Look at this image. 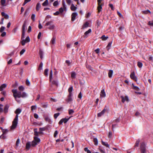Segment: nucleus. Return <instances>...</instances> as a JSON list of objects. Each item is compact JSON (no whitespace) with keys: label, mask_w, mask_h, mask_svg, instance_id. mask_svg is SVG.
Segmentation results:
<instances>
[{"label":"nucleus","mask_w":153,"mask_h":153,"mask_svg":"<svg viewBox=\"0 0 153 153\" xmlns=\"http://www.w3.org/2000/svg\"><path fill=\"white\" fill-rule=\"evenodd\" d=\"M12 91L13 93V96L15 98V100L19 103L20 102V100H18L17 97L24 98L27 96V94L25 92H23L22 93L21 91L17 92L16 89H13Z\"/></svg>","instance_id":"nucleus-1"},{"label":"nucleus","mask_w":153,"mask_h":153,"mask_svg":"<svg viewBox=\"0 0 153 153\" xmlns=\"http://www.w3.org/2000/svg\"><path fill=\"white\" fill-rule=\"evenodd\" d=\"M18 114H16L15 118L12 122V124L11 127V129H13L16 128L18 123Z\"/></svg>","instance_id":"nucleus-2"},{"label":"nucleus","mask_w":153,"mask_h":153,"mask_svg":"<svg viewBox=\"0 0 153 153\" xmlns=\"http://www.w3.org/2000/svg\"><path fill=\"white\" fill-rule=\"evenodd\" d=\"M140 149L141 153H146V145L144 142L140 143Z\"/></svg>","instance_id":"nucleus-3"},{"label":"nucleus","mask_w":153,"mask_h":153,"mask_svg":"<svg viewBox=\"0 0 153 153\" xmlns=\"http://www.w3.org/2000/svg\"><path fill=\"white\" fill-rule=\"evenodd\" d=\"M53 22L52 21H50L47 22L45 24V26H47L50 25V26L48 27V29L50 30H53L55 27V26L53 24H51Z\"/></svg>","instance_id":"nucleus-4"},{"label":"nucleus","mask_w":153,"mask_h":153,"mask_svg":"<svg viewBox=\"0 0 153 153\" xmlns=\"http://www.w3.org/2000/svg\"><path fill=\"white\" fill-rule=\"evenodd\" d=\"M107 110V108L106 106L103 109L100 113L97 114V117H101L103 115L106 111Z\"/></svg>","instance_id":"nucleus-5"},{"label":"nucleus","mask_w":153,"mask_h":153,"mask_svg":"<svg viewBox=\"0 0 153 153\" xmlns=\"http://www.w3.org/2000/svg\"><path fill=\"white\" fill-rule=\"evenodd\" d=\"M70 118L67 119L66 118H62L61 119L59 122V125H61L63 123H66L69 120Z\"/></svg>","instance_id":"nucleus-6"},{"label":"nucleus","mask_w":153,"mask_h":153,"mask_svg":"<svg viewBox=\"0 0 153 153\" xmlns=\"http://www.w3.org/2000/svg\"><path fill=\"white\" fill-rule=\"evenodd\" d=\"M130 77L133 80L135 81L136 82L137 81V78L135 76L134 72L133 71L131 73L130 75Z\"/></svg>","instance_id":"nucleus-7"},{"label":"nucleus","mask_w":153,"mask_h":153,"mask_svg":"<svg viewBox=\"0 0 153 153\" xmlns=\"http://www.w3.org/2000/svg\"><path fill=\"white\" fill-rule=\"evenodd\" d=\"M72 94H69L67 98L65 100V101L67 102L68 103H70V102H71L73 100L72 96Z\"/></svg>","instance_id":"nucleus-8"},{"label":"nucleus","mask_w":153,"mask_h":153,"mask_svg":"<svg viewBox=\"0 0 153 153\" xmlns=\"http://www.w3.org/2000/svg\"><path fill=\"white\" fill-rule=\"evenodd\" d=\"M77 15V14L76 13H73L72 14L71 19V20L72 21H74L75 20L76 16Z\"/></svg>","instance_id":"nucleus-9"},{"label":"nucleus","mask_w":153,"mask_h":153,"mask_svg":"<svg viewBox=\"0 0 153 153\" xmlns=\"http://www.w3.org/2000/svg\"><path fill=\"white\" fill-rule=\"evenodd\" d=\"M121 98L122 99V102H124L126 101H128V98L127 96H125V97H124L123 96H121Z\"/></svg>","instance_id":"nucleus-10"},{"label":"nucleus","mask_w":153,"mask_h":153,"mask_svg":"<svg viewBox=\"0 0 153 153\" xmlns=\"http://www.w3.org/2000/svg\"><path fill=\"white\" fill-rule=\"evenodd\" d=\"M102 5L103 4H98L97 9L98 10V13H100V12L101 11V9H102Z\"/></svg>","instance_id":"nucleus-11"},{"label":"nucleus","mask_w":153,"mask_h":153,"mask_svg":"<svg viewBox=\"0 0 153 153\" xmlns=\"http://www.w3.org/2000/svg\"><path fill=\"white\" fill-rule=\"evenodd\" d=\"M105 96L106 94L104 90H102L100 92V97H105Z\"/></svg>","instance_id":"nucleus-12"},{"label":"nucleus","mask_w":153,"mask_h":153,"mask_svg":"<svg viewBox=\"0 0 153 153\" xmlns=\"http://www.w3.org/2000/svg\"><path fill=\"white\" fill-rule=\"evenodd\" d=\"M1 14L2 16H4V18L5 19H9V16L7 14H6L4 12H1Z\"/></svg>","instance_id":"nucleus-13"},{"label":"nucleus","mask_w":153,"mask_h":153,"mask_svg":"<svg viewBox=\"0 0 153 153\" xmlns=\"http://www.w3.org/2000/svg\"><path fill=\"white\" fill-rule=\"evenodd\" d=\"M56 39V37L55 36H53L51 41V43L53 45L55 43Z\"/></svg>","instance_id":"nucleus-14"},{"label":"nucleus","mask_w":153,"mask_h":153,"mask_svg":"<svg viewBox=\"0 0 153 153\" xmlns=\"http://www.w3.org/2000/svg\"><path fill=\"white\" fill-rule=\"evenodd\" d=\"M26 27V22H25L22 27V32H25V29Z\"/></svg>","instance_id":"nucleus-15"},{"label":"nucleus","mask_w":153,"mask_h":153,"mask_svg":"<svg viewBox=\"0 0 153 153\" xmlns=\"http://www.w3.org/2000/svg\"><path fill=\"white\" fill-rule=\"evenodd\" d=\"M9 107V106L7 105H6L5 106L3 110L5 113H6L8 112Z\"/></svg>","instance_id":"nucleus-16"},{"label":"nucleus","mask_w":153,"mask_h":153,"mask_svg":"<svg viewBox=\"0 0 153 153\" xmlns=\"http://www.w3.org/2000/svg\"><path fill=\"white\" fill-rule=\"evenodd\" d=\"M113 73V71L112 70H110L109 71L108 74L109 78H111L112 77Z\"/></svg>","instance_id":"nucleus-17"},{"label":"nucleus","mask_w":153,"mask_h":153,"mask_svg":"<svg viewBox=\"0 0 153 153\" xmlns=\"http://www.w3.org/2000/svg\"><path fill=\"white\" fill-rule=\"evenodd\" d=\"M7 86V85L5 84H3L0 86V91H2L3 89L5 88Z\"/></svg>","instance_id":"nucleus-18"},{"label":"nucleus","mask_w":153,"mask_h":153,"mask_svg":"<svg viewBox=\"0 0 153 153\" xmlns=\"http://www.w3.org/2000/svg\"><path fill=\"white\" fill-rule=\"evenodd\" d=\"M51 83L53 85H55L56 86H58V81L57 80H53L51 81Z\"/></svg>","instance_id":"nucleus-19"},{"label":"nucleus","mask_w":153,"mask_h":153,"mask_svg":"<svg viewBox=\"0 0 153 153\" xmlns=\"http://www.w3.org/2000/svg\"><path fill=\"white\" fill-rule=\"evenodd\" d=\"M31 146L30 143V142H27L26 144V148L27 150H28Z\"/></svg>","instance_id":"nucleus-20"},{"label":"nucleus","mask_w":153,"mask_h":153,"mask_svg":"<svg viewBox=\"0 0 153 153\" xmlns=\"http://www.w3.org/2000/svg\"><path fill=\"white\" fill-rule=\"evenodd\" d=\"M34 140L36 141L37 143H39L40 141V139L37 137H34Z\"/></svg>","instance_id":"nucleus-21"},{"label":"nucleus","mask_w":153,"mask_h":153,"mask_svg":"<svg viewBox=\"0 0 153 153\" xmlns=\"http://www.w3.org/2000/svg\"><path fill=\"white\" fill-rule=\"evenodd\" d=\"M77 9V7L75 6L74 4H72L71 7V9L72 11H75Z\"/></svg>","instance_id":"nucleus-22"},{"label":"nucleus","mask_w":153,"mask_h":153,"mask_svg":"<svg viewBox=\"0 0 153 153\" xmlns=\"http://www.w3.org/2000/svg\"><path fill=\"white\" fill-rule=\"evenodd\" d=\"M91 31V29H89L88 31H86L84 33V34L85 35V37H87V35L89 33H90Z\"/></svg>","instance_id":"nucleus-23"},{"label":"nucleus","mask_w":153,"mask_h":153,"mask_svg":"<svg viewBox=\"0 0 153 153\" xmlns=\"http://www.w3.org/2000/svg\"><path fill=\"white\" fill-rule=\"evenodd\" d=\"M93 141L95 145L97 146L98 145V141L97 138H94L93 139Z\"/></svg>","instance_id":"nucleus-24"},{"label":"nucleus","mask_w":153,"mask_h":153,"mask_svg":"<svg viewBox=\"0 0 153 153\" xmlns=\"http://www.w3.org/2000/svg\"><path fill=\"white\" fill-rule=\"evenodd\" d=\"M140 142V140L139 139H138L136 141L134 146V147L136 148L138 146Z\"/></svg>","instance_id":"nucleus-25"},{"label":"nucleus","mask_w":153,"mask_h":153,"mask_svg":"<svg viewBox=\"0 0 153 153\" xmlns=\"http://www.w3.org/2000/svg\"><path fill=\"white\" fill-rule=\"evenodd\" d=\"M142 13L143 14H147L148 13H151V11L149 10H147L146 11H142Z\"/></svg>","instance_id":"nucleus-26"},{"label":"nucleus","mask_w":153,"mask_h":153,"mask_svg":"<svg viewBox=\"0 0 153 153\" xmlns=\"http://www.w3.org/2000/svg\"><path fill=\"white\" fill-rule=\"evenodd\" d=\"M41 7V5L39 3H38L36 5V10L37 11H38Z\"/></svg>","instance_id":"nucleus-27"},{"label":"nucleus","mask_w":153,"mask_h":153,"mask_svg":"<svg viewBox=\"0 0 153 153\" xmlns=\"http://www.w3.org/2000/svg\"><path fill=\"white\" fill-rule=\"evenodd\" d=\"M45 120L46 121L48 122L49 123H51V120L48 116L45 117Z\"/></svg>","instance_id":"nucleus-28"},{"label":"nucleus","mask_w":153,"mask_h":153,"mask_svg":"<svg viewBox=\"0 0 153 153\" xmlns=\"http://www.w3.org/2000/svg\"><path fill=\"white\" fill-rule=\"evenodd\" d=\"M39 54L40 55V58L41 59H42L43 58V53L42 51L41 50H40L39 52Z\"/></svg>","instance_id":"nucleus-29"},{"label":"nucleus","mask_w":153,"mask_h":153,"mask_svg":"<svg viewBox=\"0 0 153 153\" xmlns=\"http://www.w3.org/2000/svg\"><path fill=\"white\" fill-rule=\"evenodd\" d=\"M76 74L75 72H72L71 74V77L72 78L74 79L76 77Z\"/></svg>","instance_id":"nucleus-30"},{"label":"nucleus","mask_w":153,"mask_h":153,"mask_svg":"<svg viewBox=\"0 0 153 153\" xmlns=\"http://www.w3.org/2000/svg\"><path fill=\"white\" fill-rule=\"evenodd\" d=\"M73 90V88L72 86L70 87L68 89V91L69 93V94H72V91Z\"/></svg>","instance_id":"nucleus-31"},{"label":"nucleus","mask_w":153,"mask_h":153,"mask_svg":"<svg viewBox=\"0 0 153 153\" xmlns=\"http://www.w3.org/2000/svg\"><path fill=\"white\" fill-rule=\"evenodd\" d=\"M6 3V0H1V5L3 6H6L5 4Z\"/></svg>","instance_id":"nucleus-32"},{"label":"nucleus","mask_w":153,"mask_h":153,"mask_svg":"<svg viewBox=\"0 0 153 153\" xmlns=\"http://www.w3.org/2000/svg\"><path fill=\"white\" fill-rule=\"evenodd\" d=\"M89 23L88 22H86L83 25V28H85L88 27Z\"/></svg>","instance_id":"nucleus-33"},{"label":"nucleus","mask_w":153,"mask_h":153,"mask_svg":"<svg viewBox=\"0 0 153 153\" xmlns=\"http://www.w3.org/2000/svg\"><path fill=\"white\" fill-rule=\"evenodd\" d=\"M21 110L20 109L17 108L15 111V113L16 114H19L21 112Z\"/></svg>","instance_id":"nucleus-34"},{"label":"nucleus","mask_w":153,"mask_h":153,"mask_svg":"<svg viewBox=\"0 0 153 153\" xmlns=\"http://www.w3.org/2000/svg\"><path fill=\"white\" fill-rule=\"evenodd\" d=\"M48 4V0H46L42 4V5L44 6H46Z\"/></svg>","instance_id":"nucleus-35"},{"label":"nucleus","mask_w":153,"mask_h":153,"mask_svg":"<svg viewBox=\"0 0 153 153\" xmlns=\"http://www.w3.org/2000/svg\"><path fill=\"white\" fill-rule=\"evenodd\" d=\"M52 71L51 70L49 74V79L50 82H51V80L52 79Z\"/></svg>","instance_id":"nucleus-36"},{"label":"nucleus","mask_w":153,"mask_h":153,"mask_svg":"<svg viewBox=\"0 0 153 153\" xmlns=\"http://www.w3.org/2000/svg\"><path fill=\"white\" fill-rule=\"evenodd\" d=\"M34 134L36 136H39V132L37 131V129L35 128L34 129Z\"/></svg>","instance_id":"nucleus-37"},{"label":"nucleus","mask_w":153,"mask_h":153,"mask_svg":"<svg viewBox=\"0 0 153 153\" xmlns=\"http://www.w3.org/2000/svg\"><path fill=\"white\" fill-rule=\"evenodd\" d=\"M108 38V36H105L104 35H103L102 36L101 39L103 40H105Z\"/></svg>","instance_id":"nucleus-38"},{"label":"nucleus","mask_w":153,"mask_h":153,"mask_svg":"<svg viewBox=\"0 0 153 153\" xmlns=\"http://www.w3.org/2000/svg\"><path fill=\"white\" fill-rule=\"evenodd\" d=\"M102 143L103 145L106 146V147H109V145L107 143H105V142L102 141Z\"/></svg>","instance_id":"nucleus-39"},{"label":"nucleus","mask_w":153,"mask_h":153,"mask_svg":"<svg viewBox=\"0 0 153 153\" xmlns=\"http://www.w3.org/2000/svg\"><path fill=\"white\" fill-rule=\"evenodd\" d=\"M84 150L85 152H86L87 153H92L91 151L89 150L87 147L85 148Z\"/></svg>","instance_id":"nucleus-40"},{"label":"nucleus","mask_w":153,"mask_h":153,"mask_svg":"<svg viewBox=\"0 0 153 153\" xmlns=\"http://www.w3.org/2000/svg\"><path fill=\"white\" fill-rule=\"evenodd\" d=\"M42 66H43V63H42L41 62L39 66V68H38V70H41L42 69Z\"/></svg>","instance_id":"nucleus-41"},{"label":"nucleus","mask_w":153,"mask_h":153,"mask_svg":"<svg viewBox=\"0 0 153 153\" xmlns=\"http://www.w3.org/2000/svg\"><path fill=\"white\" fill-rule=\"evenodd\" d=\"M74 113V111L73 109H69L68 110V114L70 115Z\"/></svg>","instance_id":"nucleus-42"},{"label":"nucleus","mask_w":153,"mask_h":153,"mask_svg":"<svg viewBox=\"0 0 153 153\" xmlns=\"http://www.w3.org/2000/svg\"><path fill=\"white\" fill-rule=\"evenodd\" d=\"M137 66L139 68H141L143 66V64L141 62H138L137 63Z\"/></svg>","instance_id":"nucleus-43"},{"label":"nucleus","mask_w":153,"mask_h":153,"mask_svg":"<svg viewBox=\"0 0 153 153\" xmlns=\"http://www.w3.org/2000/svg\"><path fill=\"white\" fill-rule=\"evenodd\" d=\"M132 88L137 91H139L140 90L139 88L136 86H134V88Z\"/></svg>","instance_id":"nucleus-44"},{"label":"nucleus","mask_w":153,"mask_h":153,"mask_svg":"<svg viewBox=\"0 0 153 153\" xmlns=\"http://www.w3.org/2000/svg\"><path fill=\"white\" fill-rule=\"evenodd\" d=\"M111 43L109 42L108 43V45H107V46L106 47V48L108 51H109V50L110 49L109 47L111 46Z\"/></svg>","instance_id":"nucleus-45"},{"label":"nucleus","mask_w":153,"mask_h":153,"mask_svg":"<svg viewBox=\"0 0 153 153\" xmlns=\"http://www.w3.org/2000/svg\"><path fill=\"white\" fill-rule=\"evenodd\" d=\"M35 15L34 14H32L31 16V19L34 22L35 21Z\"/></svg>","instance_id":"nucleus-46"},{"label":"nucleus","mask_w":153,"mask_h":153,"mask_svg":"<svg viewBox=\"0 0 153 153\" xmlns=\"http://www.w3.org/2000/svg\"><path fill=\"white\" fill-rule=\"evenodd\" d=\"M20 143V140L19 138H18L16 142V146L17 147H18L19 146V144Z\"/></svg>","instance_id":"nucleus-47"},{"label":"nucleus","mask_w":153,"mask_h":153,"mask_svg":"<svg viewBox=\"0 0 153 153\" xmlns=\"http://www.w3.org/2000/svg\"><path fill=\"white\" fill-rule=\"evenodd\" d=\"M48 69H45L44 71V74L45 76H48Z\"/></svg>","instance_id":"nucleus-48"},{"label":"nucleus","mask_w":153,"mask_h":153,"mask_svg":"<svg viewBox=\"0 0 153 153\" xmlns=\"http://www.w3.org/2000/svg\"><path fill=\"white\" fill-rule=\"evenodd\" d=\"M120 119L119 118H117L116 119L114 120L113 121V123H119L120 122Z\"/></svg>","instance_id":"nucleus-49"},{"label":"nucleus","mask_w":153,"mask_h":153,"mask_svg":"<svg viewBox=\"0 0 153 153\" xmlns=\"http://www.w3.org/2000/svg\"><path fill=\"white\" fill-rule=\"evenodd\" d=\"M24 89V88L22 86H21L19 87V89L20 91H23Z\"/></svg>","instance_id":"nucleus-50"},{"label":"nucleus","mask_w":153,"mask_h":153,"mask_svg":"<svg viewBox=\"0 0 153 153\" xmlns=\"http://www.w3.org/2000/svg\"><path fill=\"white\" fill-rule=\"evenodd\" d=\"M37 144V143L34 140L32 142L31 145L32 146H34Z\"/></svg>","instance_id":"nucleus-51"},{"label":"nucleus","mask_w":153,"mask_h":153,"mask_svg":"<svg viewBox=\"0 0 153 153\" xmlns=\"http://www.w3.org/2000/svg\"><path fill=\"white\" fill-rule=\"evenodd\" d=\"M60 114L59 113L55 114L54 115V117L55 119H56L57 117Z\"/></svg>","instance_id":"nucleus-52"},{"label":"nucleus","mask_w":153,"mask_h":153,"mask_svg":"<svg viewBox=\"0 0 153 153\" xmlns=\"http://www.w3.org/2000/svg\"><path fill=\"white\" fill-rule=\"evenodd\" d=\"M148 25L151 26H153V20L149 21L148 22Z\"/></svg>","instance_id":"nucleus-53"},{"label":"nucleus","mask_w":153,"mask_h":153,"mask_svg":"<svg viewBox=\"0 0 153 153\" xmlns=\"http://www.w3.org/2000/svg\"><path fill=\"white\" fill-rule=\"evenodd\" d=\"M31 110L32 111H33L34 110H35L36 109V105H32L31 106Z\"/></svg>","instance_id":"nucleus-54"},{"label":"nucleus","mask_w":153,"mask_h":153,"mask_svg":"<svg viewBox=\"0 0 153 153\" xmlns=\"http://www.w3.org/2000/svg\"><path fill=\"white\" fill-rule=\"evenodd\" d=\"M25 40V41L26 42H29L30 40L29 37L28 36H27L26 37Z\"/></svg>","instance_id":"nucleus-55"},{"label":"nucleus","mask_w":153,"mask_h":153,"mask_svg":"<svg viewBox=\"0 0 153 153\" xmlns=\"http://www.w3.org/2000/svg\"><path fill=\"white\" fill-rule=\"evenodd\" d=\"M26 84L28 86H30V82L28 79H26Z\"/></svg>","instance_id":"nucleus-56"},{"label":"nucleus","mask_w":153,"mask_h":153,"mask_svg":"<svg viewBox=\"0 0 153 153\" xmlns=\"http://www.w3.org/2000/svg\"><path fill=\"white\" fill-rule=\"evenodd\" d=\"M5 29V27L4 26H1L0 28V32L1 33Z\"/></svg>","instance_id":"nucleus-57"},{"label":"nucleus","mask_w":153,"mask_h":153,"mask_svg":"<svg viewBox=\"0 0 153 153\" xmlns=\"http://www.w3.org/2000/svg\"><path fill=\"white\" fill-rule=\"evenodd\" d=\"M149 61H151L152 62H153V57L152 56H150L148 59Z\"/></svg>","instance_id":"nucleus-58"},{"label":"nucleus","mask_w":153,"mask_h":153,"mask_svg":"<svg viewBox=\"0 0 153 153\" xmlns=\"http://www.w3.org/2000/svg\"><path fill=\"white\" fill-rule=\"evenodd\" d=\"M58 4L57 1H55L53 3V5L54 6H56Z\"/></svg>","instance_id":"nucleus-59"},{"label":"nucleus","mask_w":153,"mask_h":153,"mask_svg":"<svg viewBox=\"0 0 153 153\" xmlns=\"http://www.w3.org/2000/svg\"><path fill=\"white\" fill-rule=\"evenodd\" d=\"M25 49H22L21 50V51L20 52V54L21 55H22L24 53V52H25Z\"/></svg>","instance_id":"nucleus-60"},{"label":"nucleus","mask_w":153,"mask_h":153,"mask_svg":"<svg viewBox=\"0 0 153 153\" xmlns=\"http://www.w3.org/2000/svg\"><path fill=\"white\" fill-rule=\"evenodd\" d=\"M26 42L25 41V40L23 39L21 41L22 45L23 46L24 45H25Z\"/></svg>","instance_id":"nucleus-61"},{"label":"nucleus","mask_w":153,"mask_h":153,"mask_svg":"<svg viewBox=\"0 0 153 153\" xmlns=\"http://www.w3.org/2000/svg\"><path fill=\"white\" fill-rule=\"evenodd\" d=\"M62 5L64 9H66V7H65V2L64 0L62 1Z\"/></svg>","instance_id":"nucleus-62"},{"label":"nucleus","mask_w":153,"mask_h":153,"mask_svg":"<svg viewBox=\"0 0 153 153\" xmlns=\"http://www.w3.org/2000/svg\"><path fill=\"white\" fill-rule=\"evenodd\" d=\"M64 11L63 8L62 7H61L59 9V12L61 13H62Z\"/></svg>","instance_id":"nucleus-63"},{"label":"nucleus","mask_w":153,"mask_h":153,"mask_svg":"<svg viewBox=\"0 0 153 153\" xmlns=\"http://www.w3.org/2000/svg\"><path fill=\"white\" fill-rule=\"evenodd\" d=\"M58 134V132L57 131V130L55 131L54 133V134L53 135L54 137H56L57 134Z\"/></svg>","instance_id":"nucleus-64"}]
</instances>
